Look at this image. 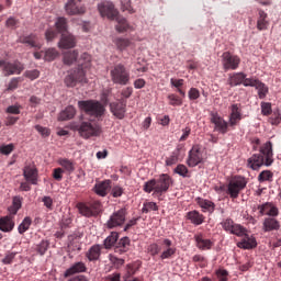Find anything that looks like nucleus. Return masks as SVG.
I'll return each mask as SVG.
<instances>
[{
	"label": "nucleus",
	"instance_id": "nucleus-1",
	"mask_svg": "<svg viewBox=\"0 0 281 281\" xmlns=\"http://www.w3.org/2000/svg\"><path fill=\"white\" fill-rule=\"evenodd\" d=\"M273 165V143L268 140L259 148V154H254L247 160V168L250 170H260L262 166L269 167Z\"/></svg>",
	"mask_w": 281,
	"mask_h": 281
},
{
	"label": "nucleus",
	"instance_id": "nucleus-47",
	"mask_svg": "<svg viewBox=\"0 0 281 281\" xmlns=\"http://www.w3.org/2000/svg\"><path fill=\"white\" fill-rule=\"evenodd\" d=\"M173 172H175L176 175H179L180 177H183L184 179L188 178V177H190V170H188V167H186V165H181V164L178 165V166L175 168Z\"/></svg>",
	"mask_w": 281,
	"mask_h": 281
},
{
	"label": "nucleus",
	"instance_id": "nucleus-24",
	"mask_svg": "<svg viewBox=\"0 0 281 281\" xmlns=\"http://www.w3.org/2000/svg\"><path fill=\"white\" fill-rule=\"evenodd\" d=\"M76 273H87V263L82 261H77L72 263L65 272L64 276L69 278L70 276H76Z\"/></svg>",
	"mask_w": 281,
	"mask_h": 281
},
{
	"label": "nucleus",
	"instance_id": "nucleus-42",
	"mask_svg": "<svg viewBox=\"0 0 281 281\" xmlns=\"http://www.w3.org/2000/svg\"><path fill=\"white\" fill-rule=\"evenodd\" d=\"M59 166H61V168H64V170L66 172H68V175H71V172H74V170H76V167L74 166V161L67 159V158H61L58 160Z\"/></svg>",
	"mask_w": 281,
	"mask_h": 281
},
{
	"label": "nucleus",
	"instance_id": "nucleus-23",
	"mask_svg": "<svg viewBox=\"0 0 281 281\" xmlns=\"http://www.w3.org/2000/svg\"><path fill=\"white\" fill-rule=\"evenodd\" d=\"M195 246L198 249H201V251H207L209 249H212L214 246V243L212 240L205 238L203 234L199 233L194 235Z\"/></svg>",
	"mask_w": 281,
	"mask_h": 281
},
{
	"label": "nucleus",
	"instance_id": "nucleus-3",
	"mask_svg": "<svg viewBox=\"0 0 281 281\" xmlns=\"http://www.w3.org/2000/svg\"><path fill=\"white\" fill-rule=\"evenodd\" d=\"M81 58L85 61L79 60L78 67L74 70H70L66 76L64 81L66 87H76L78 82L87 83V74L85 69L89 67V63H91V57L89 56V54L83 53L81 55Z\"/></svg>",
	"mask_w": 281,
	"mask_h": 281
},
{
	"label": "nucleus",
	"instance_id": "nucleus-39",
	"mask_svg": "<svg viewBox=\"0 0 281 281\" xmlns=\"http://www.w3.org/2000/svg\"><path fill=\"white\" fill-rule=\"evenodd\" d=\"M77 236L76 235H69L68 236V251L70 252H76V251H81L82 247L80 246L79 241H76Z\"/></svg>",
	"mask_w": 281,
	"mask_h": 281
},
{
	"label": "nucleus",
	"instance_id": "nucleus-64",
	"mask_svg": "<svg viewBox=\"0 0 281 281\" xmlns=\"http://www.w3.org/2000/svg\"><path fill=\"white\" fill-rule=\"evenodd\" d=\"M63 172H65L63 168H55L53 170V178L55 181H63Z\"/></svg>",
	"mask_w": 281,
	"mask_h": 281
},
{
	"label": "nucleus",
	"instance_id": "nucleus-33",
	"mask_svg": "<svg viewBox=\"0 0 281 281\" xmlns=\"http://www.w3.org/2000/svg\"><path fill=\"white\" fill-rule=\"evenodd\" d=\"M76 117V108L68 105L64 111L59 113L58 120L60 122H67L68 120H74Z\"/></svg>",
	"mask_w": 281,
	"mask_h": 281
},
{
	"label": "nucleus",
	"instance_id": "nucleus-30",
	"mask_svg": "<svg viewBox=\"0 0 281 281\" xmlns=\"http://www.w3.org/2000/svg\"><path fill=\"white\" fill-rule=\"evenodd\" d=\"M101 255H102V247H100V245H93L86 252V258L89 260V262H95L97 260H100Z\"/></svg>",
	"mask_w": 281,
	"mask_h": 281
},
{
	"label": "nucleus",
	"instance_id": "nucleus-29",
	"mask_svg": "<svg viewBox=\"0 0 281 281\" xmlns=\"http://www.w3.org/2000/svg\"><path fill=\"white\" fill-rule=\"evenodd\" d=\"M115 19L117 23L115 25V30L120 34H124V32H133L135 30L133 26H131V24H128V21H126L125 18L116 16Z\"/></svg>",
	"mask_w": 281,
	"mask_h": 281
},
{
	"label": "nucleus",
	"instance_id": "nucleus-5",
	"mask_svg": "<svg viewBox=\"0 0 281 281\" xmlns=\"http://www.w3.org/2000/svg\"><path fill=\"white\" fill-rule=\"evenodd\" d=\"M147 251L151 256H159L160 260H170L177 254V247L172 244V240L165 238L158 244L154 243L147 247Z\"/></svg>",
	"mask_w": 281,
	"mask_h": 281
},
{
	"label": "nucleus",
	"instance_id": "nucleus-26",
	"mask_svg": "<svg viewBox=\"0 0 281 281\" xmlns=\"http://www.w3.org/2000/svg\"><path fill=\"white\" fill-rule=\"evenodd\" d=\"M109 190H111V180L97 182L93 187V192H95L98 196H106Z\"/></svg>",
	"mask_w": 281,
	"mask_h": 281
},
{
	"label": "nucleus",
	"instance_id": "nucleus-63",
	"mask_svg": "<svg viewBox=\"0 0 281 281\" xmlns=\"http://www.w3.org/2000/svg\"><path fill=\"white\" fill-rule=\"evenodd\" d=\"M269 123L272 124V126H279L281 124V115H280V113H274L269 119Z\"/></svg>",
	"mask_w": 281,
	"mask_h": 281
},
{
	"label": "nucleus",
	"instance_id": "nucleus-59",
	"mask_svg": "<svg viewBox=\"0 0 281 281\" xmlns=\"http://www.w3.org/2000/svg\"><path fill=\"white\" fill-rule=\"evenodd\" d=\"M122 3V11L123 12H130V14H134L135 10L131 5V0H124Z\"/></svg>",
	"mask_w": 281,
	"mask_h": 281
},
{
	"label": "nucleus",
	"instance_id": "nucleus-41",
	"mask_svg": "<svg viewBox=\"0 0 281 281\" xmlns=\"http://www.w3.org/2000/svg\"><path fill=\"white\" fill-rule=\"evenodd\" d=\"M181 155V148L177 147L169 157L166 158V166H175L179 161V156Z\"/></svg>",
	"mask_w": 281,
	"mask_h": 281
},
{
	"label": "nucleus",
	"instance_id": "nucleus-17",
	"mask_svg": "<svg viewBox=\"0 0 281 281\" xmlns=\"http://www.w3.org/2000/svg\"><path fill=\"white\" fill-rule=\"evenodd\" d=\"M224 232H228V234H233L235 236H245L246 228L240 224L234 223V220L226 218L221 223Z\"/></svg>",
	"mask_w": 281,
	"mask_h": 281
},
{
	"label": "nucleus",
	"instance_id": "nucleus-50",
	"mask_svg": "<svg viewBox=\"0 0 281 281\" xmlns=\"http://www.w3.org/2000/svg\"><path fill=\"white\" fill-rule=\"evenodd\" d=\"M49 248V241L47 240H42L37 246H36V251L40 256H45V252Z\"/></svg>",
	"mask_w": 281,
	"mask_h": 281
},
{
	"label": "nucleus",
	"instance_id": "nucleus-60",
	"mask_svg": "<svg viewBox=\"0 0 281 281\" xmlns=\"http://www.w3.org/2000/svg\"><path fill=\"white\" fill-rule=\"evenodd\" d=\"M258 82H260V80L256 79V78H244V87H257Z\"/></svg>",
	"mask_w": 281,
	"mask_h": 281
},
{
	"label": "nucleus",
	"instance_id": "nucleus-18",
	"mask_svg": "<svg viewBox=\"0 0 281 281\" xmlns=\"http://www.w3.org/2000/svg\"><path fill=\"white\" fill-rule=\"evenodd\" d=\"M126 100L119 99L110 103V111L117 120H124L126 115Z\"/></svg>",
	"mask_w": 281,
	"mask_h": 281
},
{
	"label": "nucleus",
	"instance_id": "nucleus-6",
	"mask_svg": "<svg viewBox=\"0 0 281 281\" xmlns=\"http://www.w3.org/2000/svg\"><path fill=\"white\" fill-rule=\"evenodd\" d=\"M55 26L59 34H61V38L58 43L60 49H71V47H76V37L67 31V19L58 18Z\"/></svg>",
	"mask_w": 281,
	"mask_h": 281
},
{
	"label": "nucleus",
	"instance_id": "nucleus-12",
	"mask_svg": "<svg viewBox=\"0 0 281 281\" xmlns=\"http://www.w3.org/2000/svg\"><path fill=\"white\" fill-rule=\"evenodd\" d=\"M0 68H2V74L3 76H19L23 69H25V66L21 61H5V60H0Z\"/></svg>",
	"mask_w": 281,
	"mask_h": 281
},
{
	"label": "nucleus",
	"instance_id": "nucleus-43",
	"mask_svg": "<svg viewBox=\"0 0 281 281\" xmlns=\"http://www.w3.org/2000/svg\"><path fill=\"white\" fill-rule=\"evenodd\" d=\"M258 91V97L260 100H265L267 98V94L269 93V87L267 85L262 83V81H259L257 86L255 87Z\"/></svg>",
	"mask_w": 281,
	"mask_h": 281
},
{
	"label": "nucleus",
	"instance_id": "nucleus-36",
	"mask_svg": "<svg viewBox=\"0 0 281 281\" xmlns=\"http://www.w3.org/2000/svg\"><path fill=\"white\" fill-rule=\"evenodd\" d=\"M21 43H24V45H29L30 47H36L37 49H41V44H38V37H36V35L34 34L22 37Z\"/></svg>",
	"mask_w": 281,
	"mask_h": 281
},
{
	"label": "nucleus",
	"instance_id": "nucleus-44",
	"mask_svg": "<svg viewBox=\"0 0 281 281\" xmlns=\"http://www.w3.org/2000/svg\"><path fill=\"white\" fill-rule=\"evenodd\" d=\"M77 59H78V52H76V50L66 52L64 54L65 65H74V63H76Z\"/></svg>",
	"mask_w": 281,
	"mask_h": 281
},
{
	"label": "nucleus",
	"instance_id": "nucleus-2",
	"mask_svg": "<svg viewBox=\"0 0 281 281\" xmlns=\"http://www.w3.org/2000/svg\"><path fill=\"white\" fill-rule=\"evenodd\" d=\"M172 177L168 173H161L157 179H151L144 183L143 190L147 194H150V192H154V196H162V194H166L168 190H170V187L172 186Z\"/></svg>",
	"mask_w": 281,
	"mask_h": 281
},
{
	"label": "nucleus",
	"instance_id": "nucleus-37",
	"mask_svg": "<svg viewBox=\"0 0 281 281\" xmlns=\"http://www.w3.org/2000/svg\"><path fill=\"white\" fill-rule=\"evenodd\" d=\"M76 207L79 211V214H81V216H86V218H91V216H94L91 206L86 205L82 202L77 203Z\"/></svg>",
	"mask_w": 281,
	"mask_h": 281
},
{
	"label": "nucleus",
	"instance_id": "nucleus-38",
	"mask_svg": "<svg viewBox=\"0 0 281 281\" xmlns=\"http://www.w3.org/2000/svg\"><path fill=\"white\" fill-rule=\"evenodd\" d=\"M130 245H131V239L128 237L121 238L115 248V254H126V250L128 249Z\"/></svg>",
	"mask_w": 281,
	"mask_h": 281
},
{
	"label": "nucleus",
	"instance_id": "nucleus-61",
	"mask_svg": "<svg viewBox=\"0 0 281 281\" xmlns=\"http://www.w3.org/2000/svg\"><path fill=\"white\" fill-rule=\"evenodd\" d=\"M35 131H37V133H40V135H42V137H49L50 133L49 128L47 127H43L41 125H35Z\"/></svg>",
	"mask_w": 281,
	"mask_h": 281
},
{
	"label": "nucleus",
	"instance_id": "nucleus-46",
	"mask_svg": "<svg viewBox=\"0 0 281 281\" xmlns=\"http://www.w3.org/2000/svg\"><path fill=\"white\" fill-rule=\"evenodd\" d=\"M32 225V217H25L18 227L19 234H24Z\"/></svg>",
	"mask_w": 281,
	"mask_h": 281
},
{
	"label": "nucleus",
	"instance_id": "nucleus-4",
	"mask_svg": "<svg viewBox=\"0 0 281 281\" xmlns=\"http://www.w3.org/2000/svg\"><path fill=\"white\" fill-rule=\"evenodd\" d=\"M23 205V198L14 196L12 200V205L9 206V214L0 217V232L4 234H10L13 232L16 223L14 222V216L19 213L20 209Z\"/></svg>",
	"mask_w": 281,
	"mask_h": 281
},
{
	"label": "nucleus",
	"instance_id": "nucleus-9",
	"mask_svg": "<svg viewBox=\"0 0 281 281\" xmlns=\"http://www.w3.org/2000/svg\"><path fill=\"white\" fill-rule=\"evenodd\" d=\"M77 131L83 139H90V137H100L102 127H100V125L97 123L82 121L79 125H77Z\"/></svg>",
	"mask_w": 281,
	"mask_h": 281
},
{
	"label": "nucleus",
	"instance_id": "nucleus-51",
	"mask_svg": "<svg viewBox=\"0 0 281 281\" xmlns=\"http://www.w3.org/2000/svg\"><path fill=\"white\" fill-rule=\"evenodd\" d=\"M258 180L260 182H262V181H273V172H271L269 170H263L259 173Z\"/></svg>",
	"mask_w": 281,
	"mask_h": 281
},
{
	"label": "nucleus",
	"instance_id": "nucleus-34",
	"mask_svg": "<svg viewBox=\"0 0 281 281\" xmlns=\"http://www.w3.org/2000/svg\"><path fill=\"white\" fill-rule=\"evenodd\" d=\"M196 203L203 212H210V214H212V212H214V210L216 209V204H214V202L202 198H198Z\"/></svg>",
	"mask_w": 281,
	"mask_h": 281
},
{
	"label": "nucleus",
	"instance_id": "nucleus-22",
	"mask_svg": "<svg viewBox=\"0 0 281 281\" xmlns=\"http://www.w3.org/2000/svg\"><path fill=\"white\" fill-rule=\"evenodd\" d=\"M23 177L29 183H32V186L38 183V170L34 166L24 167Z\"/></svg>",
	"mask_w": 281,
	"mask_h": 281
},
{
	"label": "nucleus",
	"instance_id": "nucleus-48",
	"mask_svg": "<svg viewBox=\"0 0 281 281\" xmlns=\"http://www.w3.org/2000/svg\"><path fill=\"white\" fill-rule=\"evenodd\" d=\"M90 210L92 211L93 216H98L102 212V202L94 200L90 202Z\"/></svg>",
	"mask_w": 281,
	"mask_h": 281
},
{
	"label": "nucleus",
	"instance_id": "nucleus-15",
	"mask_svg": "<svg viewBox=\"0 0 281 281\" xmlns=\"http://www.w3.org/2000/svg\"><path fill=\"white\" fill-rule=\"evenodd\" d=\"M211 124H214V131L221 133V135H225L229 132V121H225L223 116L218 115L217 112H211Z\"/></svg>",
	"mask_w": 281,
	"mask_h": 281
},
{
	"label": "nucleus",
	"instance_id": "nucleus-58",
	"mask_svg": "<svg viewBox=\"0 0 281 281\" xmlns=\"http://www.w3.org/2000/svg\"><path fill=\"white\" fill-rule=\"evenodd\" d=\"M111 194L114 199H119V196H122L124 194V188L120 186H114L112 188Z\"/></svg>",
	"mask_w": 281,
	"mask_h": 281
},
{
	"label": "nucleus",
	"instance_id": "nucleus-52",
	"mask_svg": "<svg viewBox=\"0 0 281 281\" xmlns=\"http://www.w3.org/2000/svg\"><path fill=\"white\" fill-rule=\"evenodd\" d=\"M168 100L171 106H181L183 104V100L177 94H169Z\"/></svg>",
	"mask_w": 281,
	"mask_h": 281
},
{
	"label": "nucleus",
	"instance_id": "nucleus-62",
	"mask_svg": "<svg viewBox=\"0 0 281 281\" xmlns=\"http://www.w3.org/2000/svg\"><path fill=\"white\" fill-rule=\"evenodd\" d=\"M216 276L218 281H227L229 272H227V270L220 269L216 271Z\"/></svg>",
	"mask_w": 281,
	"mask_h": 281
},
{
	"label": "nucleus",
	"instance_id": "nucleus-49",
	"mask_svg": "<svg viewBox=\"0 0 281 281\" xmlns=\"http://www.w3.org/2000/svg\"><path fill=\"white\" fill-rule=\"evenodd\" d=\"M159 210V206H157V203L155 202H146L143 206V213L148 214V212H157Z\"/></svg>",
	"mask_w": 281,
	"mask_h": 281
},
{
	"label": "nucleus",
	"instance_id": "nucleus-19",
	"mask_svg": "<svg viewBox=\"0 0 281 281\" xmlns=\"http://www.w3.org/2000/svg\"><path fill=\"white\" fill-rule=\"evenodd\" d=\"M231 114L228 116V122L231 128L234 131L238 124H240V121L243 120V110L240 109V105L238 103L231 105Z\"/></svg>",
	"mask_w": 281,
	"mask_h": 281
},
{
	"label": "nucleus",
	"instance_id": "nucleus-57",
	"mask_svg": "<svg viewBox=\"0 0 281 281\" xmlns=\"http://www.w3.org/2000/svg\"><path fill=\"white\" fill-rule=\"evenodd\" d=\"M189 100H199L201 98V92L196 88H191L188 92Z\"/></svg>",
	"mask_w": 281,
	"mask_h": 281
},
{
	"label": "nucleus",
	"instance_id": "nucleus-31",
	"mask_svg": "<svg viewBox=\"0 0 281 281\" xmlns=\"http://www.w3.org/2000/svg\"><path fill=\"white\" fill-rule=\"evenodd\" d=\"M262 229L263 232H278L280 229V222L276 217H266Z\"/></svg>",
	"mask_w": 281,
	"mask_h": 281
},
{
	"label": "nucleus",
	"instance_id": "nucleus-27",
	"mask_svg": "<svg viewBox=\"0 0 281 281\" xmlns=\"http://www.w3.org/2000/svg\"><path fill=\"white\" fill-rule=\"evenodd\" d=\"M258 210L262 216L266 215L276 217L280 214V211L277 209V206L269 202L263 205H260Z\"/></svg>",
	"mask_w": 281,
	"mask_h": 281
},
{
	"label": "nucleus",
	"instance_id": "nucleus-10",
	"mask_svg": "<svg viewBox=\"0 0 281 281\" xmlns=\"http://www.w3.org/2000/svg\"><path fill=\"white\" fill-rule=\"evenodd\" d=\"M245 188H247V179L243 176H235L227 184L226 194H228L231 199H238V195Z\"/></svg>",
	"mask_w": 281,
	"mask_h": 281
},
{
	"label": "nucleus",
	"instance_id": "nucleus-45",
	"mask_svg": "<svg viewBox=\"0 0 281 281\" xmlns=\"http://www.w3.org/2000/svg\"><path fill=\"white\" fill-rule=\"evenodd\" d=\"M117 238H119L117 233H111V235L108 236L104 240L105 249H111V247H113V245L117 243Z\"/></svg>",
	"mask_w": 281,
	"mask_h": 281
},
{
	"label": "nucleus",
	"instance_id": "nucleus-54",
	"mask_svg": "<svg viewBox=\"0 0 281 281\" xmlns=\"http://www.w3.org/2000/svg\"><path fill=\"white\" fill-rule=\"evenodd\" d=\"M261 113L266 116L271 115V113H273L270 102H261Z\"/></svg>",
	"mask_w": 281,
	"mask_h": 281
},
{
	"label": "nucleus",
	"instance_id": "nucleus-28",
	"mask_svg": "<svg viewBox=\"0 0 281 281\" xmlns=\"http://www.w3.org/2000/svg\"><path fill=\"white\" fill-rule=\"evenodd\" d=\"M186 220L190 221L192 225H203L205 216L199 211H190L186 214Z\"/></svg>",
	"mask_w": 281,
	"mask_h": 281
},
{
	"label": "nucleus",
	"instance_id": "nucleus-55",
	"mask_svg": "<svg viewBox=\"0 0 281 281\" xmlns=\"http://www.w3.org/2000/svg\"><path fill=\"white\" fill-rule=\"evenodd\" d=\"M56 56H58V52L56 50V48H48L45 52V60L52 61L56 58Z\"/></svg>",
	"mask_w": 281,
	"mask_h": 281
},
{
	"label": "nucleus",
	"instance_id": "nucleus-13",
	"mask_svg": "<svg viewBox=\"0 0 281 281\" xmlns=\"http://www.w3.org/2000/svg\"><path fill=\"white\" fill-rule=\"evenodd\" d=\"M126 209H120L112 213L105 224L108 229H115V227H122V225L126 223Z\"/></svg>",
	"mask_w": 281,
	"mask_h": 281
},
{
	"label": "nucleus",
	"instance_id": "nucleus-8",
	"mask_svg": "<svg viewBox=\"0 0 281 281\" xmlns=\"http://www.w3.org/2000/svg\"><path fill=\"white\" fill-rule=\"evenodd\" d=\"M78 106L80 111H83V113L91 115L92 117H102L105 111L102 103L93 100L79 101Z\"/></svg>",
	"mask_w": 281,
	"mask_h": 281
},
{
	"label": "nucleus",
	"instance_id": "nucleus-21",
	"mask_svg": "<svg viewBox=\"0 0 281 281\" xmlns=\"http://www.w3.org/2000/svg\"><path fill=\"white\" fill-rule=\"evenodd\" d=\"M203 161V155L201 154V149L199 146H193L192 149L189 151V157L187 164L189 168H195Z\"/></svg>",
	"mask_w": 281,
	"mask_h": 281
},
{
	"label": "nucleus",
	"instance_id": "nucleus-20",
	"mask_svg": "<svg viewBox=\"0 0 281 281\" xmlns=\"http://www.w3.org/2000/svg\"><path fill=\"white\" fill-rule=\"evenodd\" d=\"M239 238H241V240L237 243V247L239 249H256L258 247L256 237H254V235L247 234V231L244 232V235L239 236Z\"/></svg>",
	"mask_w": 281,
	"mask_h": 281
},
{
	"label": "nucleus",
	"instance_id": "nucleus-53",
	"mask_svg": "<svg viewBox=\"0 0 281 281\" xmlns=\"http://www.w3.org/2000/svg\"><path fill=\"white\" fill-rule=\"evenodd\" d=\"M19 19L11 16L5 21V27L9 30H16L19 27Z\"/></svg>",
	"mask_w": 281,
	"mask_h": 281
},
{
	"label": "nucleus",
	"instance_id": "nucleus-25",
	"mask_svg": "<svg viewBox=\"0 0 281 281\" xmlns=\"http://www.w3.org/2000/svg\"><path fill=\"white\" fill-rule=\"evenodd\" d=\"M269 29V14L265 12L262 9H258V18H257V30L262 32Z\"/></svg>",
	"mask_w": 281,
	"mask_h": 281
},
{
	"label": "nucleus",
	"instance_id": "nucleus-56",
	"mask_svg": "<svg viewBox=\"0 0 281 281\" xmlns=\"http://www.w3.org/2000/svg\"><path fill=\"white\" fill-rule=\"evenodd\" d=\"M25 78H29V80H36L38 76H41V71L33 69V70H26L24 72Z\"/></svg>",
	"mask_w": 281,
	"mask_h": 281
},
{
	"label": "nucleus",
	"instance_id": "nucleus-7",
	"mask_svg": "<svg viewBox=\"0 0 281 281\" xmlns=\"http://www.w3.org/2000/svg\"><path fill=\"white\" fill-rule=\"evenodd\" d=\"M110 78L114 85H121L122 87H125V85H128L131 82V71L124 64H116L111 70H110Z\"/></svg>",
	"mask_w": 281,
	"mask_h": 281
},
{
	"label": "nucleus",
	"instance_id": "nucleus-14",
	"mask_svg": "<svg viewBox=\"0 0 281 281\" xmlns=\"http://www.w3.org/2000/svg\"><path fill=\"white\" fill-rule=\"evenodd\" d=\"M65 11L69 16H78L87 12V7L82 4V0H67Z\"/></svg>",
	"mask_w": 281,
	"mask_h": 281
},
{
	"label": "nucleus",
	"instance_id": "nucleus-35",
	"mask_svg": "<svg viewBox=\"0 0 281 281\" xmlns=\"http://www.w3.org/2000/svg\"><path fill=\"white\" fill-rule=\"evenodd\" d=\"M114 45L116 46V48L119 49V52H124L126 49H128V47H133V42L128 38H124V37H116L114 40Z\"/></svg>",
	"mask_w": 281,
	"mask_h": 281
},
{
	"label": "nucleus",
	"instance_id": "nucleus-40",
	"mask_svg": "<svg viewBox=\"0 0 281 281\" xmlns=\"http://www.w3.org/2000/svg\"><path fill=\"white\" fill-rule=\"evenodd\" d=\"M137 266L135 263H128L125 268V274L123 276L124 281L133 280V276L137 273Z\"/></svg>",
	"mask_w": 281,
	"mask_h": 281
},
{
	"label": "nucleus",
	"instance_id": "nucleus-32",
	"mask_svg": "<svg viewBox=\"0 0 281 281\" xmlns=\"http://www.w3.org/2000/svg\"><path fill=\"white\" fill-rule=\"evenodd\" d=\"M245 78H247V75L244 72H235L229 76L228 85L229 87H238L239 85H244Z\"/></svg>",
	"mask_w": 281,
	"mask_h": 281
},
{
	"label": "nucleus",
	"instance_id": "nucleus-11",
	"mask_svg": "<svg viewBox=\"0 0 281 281\" xmlns=\"http://www.w3.org/2000/svg\"><path fill=\"white\" fill-rule=\"evenodd\" d=\"M222 65L225 71H236L240 67V57L231 52H224L222 54Z\"/></svg>",
	"mask_w": 281,
	"mask_h": 281
},
{
	"label": "nucleus",
	"instance_id": "nucleus-16",
	"mask_svg": "<svg viewBox=\"0 0 281 281\" xmlns=\"http://www.w3.org/2000/svg\"><path fill=\"white\" fill-rule=\"evenodd\" d=\"M98 10L101 16H106L110 21H114V19H117V14H120L117 9H115V4L109 1L100 3Z\"/></svg>",
	"mask_w": 281,
	"mask_h": 281
}]
</instances>
